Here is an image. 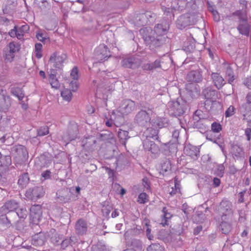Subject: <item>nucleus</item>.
Instances as JSON below:
<instances>
[{
    "instance_id": "obj_33",
    "label": "nucleus",
    "mask_w": 251,
    "mask_h": 251,
    "mask_svg": "<svg viewBox=\"0 0 251 251\" xmlns=\"http://www.w3.org/2000/svg\"><path fill=\"white\" fill-rule=\"evenodd\" d=\"M235 108L232 105H230L225 112V116L226 118L232 116L235 114Z\"/></svg>"
},
{
    "instance_id": "obj_22",
    "label": "nucleus",
    "mask_w": 251,
    "mask_h": 251,
    "mask_svg": "<svg viewBox=\"0 0 251 251\" xmlns=\"http://www.w3.org/2000/svg\"><path fill=\"white\" fill-rule=\"evenodd\" d=\"M203 95L206 99H211L213 98L217 94L216 91L213 90L210 87L205 88L202 92Z\"/></svg>"
},
{
    "instance_id": "obj_45",
    "label": "nucleus",
    "mask_w": 251,
    "mask_h": 251,
    "mask_svg": "<svg viewBox=\"0 0 251 251\" xmlns=\"http://www.w3.org/2000/svg\"><path fill=\"white\" fill-rule=\"evenodd\" d=\"M247 103L245 104H251V92L249 93L246 98Z\"/></svg>"
},
{
    "instance_id": "obj_48",
    "label": "nucleus",
    "mask_w": 251,
    "mask_h": 251,
    "mask_svg": "<svg viewBox=\"0 0 251 251\" xmlns=\"http://www.w3.org/2000/svg\"><path fill=\"white\" fill-rule=\"evenodd\" d=\"M220 180L219 178L215 177L213 179V184L215 187H218L220 184Z\"/></svg>"
},
{
    "instance_id": "obj_32",
    "label": "nucleus",
    "mask_w": 251,
    "mask_h": 251,
    "mask_svg": "<svg viewBox=\"0 0 251 251\" xmlns=\"http://www.w3.org/2000/svg\"><path fill=\"white\" fill-rule=\"evenodd\" d=\"M49 133V128L47 126L41 127L37 131V135L43 136L47 135Z\"/></svg>"
},
{
    "instance_id": "obj_53",
    "label": "nucleus",
    "mask_w": 251,
    "mask_h": 251,
    "mask_svg": "<svg viewBox=\"0 0 251 251\" xmlns=\"http://www.w3.org/2000/svg\"><path fill=\"white\" fill-rule=\"evenodd\" d=\"M39 75L43 78H46V74L45 72L43 71H40L39 72Z\"/></svg>"
},
{
    "instance_id": "obj_38",
    "label": "nucleus",
    "mask_w": 251,
    "mask_h": 251,
    "mask_svg": "<svg viewBox=\"0 0 251 251\" xmlns=\"http://www.w3.org/2000/svg\"><path fill=\"white\" fill-rule=\"evenodd\" d=\"M123 66L126 68H131L132 66V63L130 62L129 59H125L122 62Z\"/></svg>"
},
{
    "instance_id": "obj_36",
    "label": "nucleus",
    "mask_w": 251,
    "mask_h": 251,
    "mask_svg": "<svg viewBox=\"0 0 251 251\" xmlns=\"http://www.w3.org/2000/svg\"><path fill=\"white\" fill-rule=\"evenodd\" d=\"M142 183L145 190L150 189V184L149 179L147 177H144L142 179Z\"/></svg>"
},
{
    "instance_id": "obj_23",
    "label": "nucleus",
    "mask_w": 251,
    "mask_h": 251,
    "mask_svg": "<svg viewBox=\"0 0 251 251\" xmlns=\"http://www.w3.org/2000/svg\"><path fill=\"white\" fill-rule=\"evenodd\" d=\"M29 27L28 25H25L17 28L18 36L17 38L21 39L24 35L29 30Z\"/></svg>"
},
{
    "instance_id": "obj_17",
    "label": "nucleus",
    "mask_w": 251,
    "mask_h": 251,
    "mask_svg": "<svg viewBox=\"0 0 251 251\" xmlns=\"http://www.w3.org/2000/svg\"><path fill=\"white\" fill-rule=\"evenodd\" d=\"M162 212L163 214L162 216V222L161 223V225L163 226H165L168 225V220L171 219L172 217V215L168 212V210L166 207H164L163 208Z\"/></svg>"
},
{
    "instance_id": "obj_21",
    "label": "nucleus",
    "mask_w": 251,
    "mask_h": 251,
    "mask_svg": "<svg viewBox=\"0 0 251 251\" xmlns=\"http://www.w3.org/2000/svg\"><path fill=\"white\" fill-rule=\"evenodd\" d=\"M244 111L243 112V120L248 122L251 121V104H244Z\"/></svg>"
},
{
    "instance_id": "obj_3",
    "label": "nucleus",
    "mask_w": 251,
    "mask_h": 251,
    "mask_svg": "<svg viewBox=\"0 0 251 251\" xmlns=\"http://www.w3.org/2000/svg\"><path fill=\"white\" fill-rule=\"evenodd\" d=\"M30 223L38 225L42 219V207L40 205H34L30 209Z\"/></svg>"
},
{
    "instance_id": "obj_55",
    "label": "nucleus",
    "mask_w": 251,
    "mask_h": 251,
    "mask_svg": "<svg viewBox=\"0 0 251 251\" xmlns=\"http://www.w3.org/2000/svg\"><path fill=\"white\" fill-rule=\"evenodd\" d=\"M126 191L125 189L124 188H122L121 190L120 194L122 196H123L126 193Z\"/></svg>"
},
{
    "instance_id": "obj_50",
    "label": "nucleus",
    "mask_w": 251,
    "mask_h": 251,
    "mask_svg": "<svg viewBox=\"0 0 251 251\" xmlns=\"http://www.w3.org/2000/svg\"><path fill=\"white\" fill-rule=\"evenodd\" d=\"M119 215V212L117 210H115L111 214L112 218H115Z\"/></svg>"
},
{
    "instance_id": "obj_58",
    "label": "nucleus",
    "mask_w": 251,
    "mask_h": 251,
    "mask_svg": "<svg viewBox=\"0 0 251 251\" xmlns=\"http://www.w3.org/2000/svg\"><path fill=\"white\" fill-rule=\"evenodd\" d=\"M123 251H135L133 249H126V250H125Z\"/></svg>"
},
{
    "instance_id": "obj_19",
    "label": "nucleus",
    "mask_w": 251,
    "mask_h": 251,
    "mask_svg": "<svg viewBox=\"0 0 251 251\" xmlns=\"http://www.w3.org/2000/svg\"><path fill=\"white\" fill-rule=\"evenodd\" d=\"M29 180L28 174L25 173L20 176L18 184L22 188H23L28 184Z\"/></svg>"
},
{
    "instance_id": "obj_1",
    "label": "nucleus",
    "mask_w": 251,
    "mask_h": 251,
    "mask_svg": "<svg viewBox=\"0 0 251 251\" xmlns=\"http://www.w3.org/2000/svg\"><path fill=\"white\" fill-rule=\"evenodd\" d=\"M232 14L233 15L237 16L240 20V23L237 27L239 32L243 35L248 36L249 35L251 26L247 21L246 11L237 10Z\"/></svg>"
},
{
    "instance_id": "obj_57",
    "label": "nucleus",
    "mask_w": 251,
    "mask_h": 251,
    "mask_svg": "<svg viewBox=\"0 0 251 251\" xmlns=\"http://www.w3.org/2000/svg\"><path fill=\"white\" fill-rule=\"evenodd\" d=\"M247 233H247V232L246 231L244 230V231L242 232V236H243L244 235H246H246H247Z\"/></svg>"
},
{
    "instance_id": "obj_62",
    "label": "nucleus",
    "mask_w": 251,
    "mask_h": 251,
    "mask_svg": "<svg viewBox=\"0 0 251 251\" xmlns=\"http://www.w3.org/2000/svg\"><path fill=\"white\" fill-rule=\"evenodd\" d=\"M147 233H150L151 232V229H150L149 228H148L147 229Z\"/></svg>"
},
{
    "instance_id": "obj_27",
    "label": "nucleus",
    "mask_w": 251,
    "mask_h": 251,
    "mask_svg": "<svg viewBox=\"0 0 251 251\" xmlns=\"http://www.w3.org/2000/svg\"><path fill=\"white\" fill-rule=\"evenodd\" d=\"M149 201V196L146 193H141L139 194L137 202L140 204H144Z\"/></svg>"
},
{
    "instance_id": "obj_7",
    "label": "nucleus",
    "mask_w": 251,
    "mask_h": 251,
    "mask_svg": "<svg viewBox=\"0 0 251 251\" xmlns=\"http://www.w3.org/2000/svg\"><path fill=\"white\" fill-rule=\"evenodd\" d=\"M187 80L191 83H199L202 80V75L199 71H192L188 74Z\"/></svg>"
},
{
    "instance_id": "obj_52",
    "label": "nucleus",
    "mask_w": 251,
    "mask_h": 251,
    "mask_svg": "<svg viewBox=\"0 0 251 251\" xmlns=\"http://www.w3.org/2000/svg\"><path fill=\"white\" fill-rule=\"evenodd\" d=\"M16 149L22 150L23 151H25V148L23 146H22V145L17 146Z\"/></svg>"
},
{
    "instance_id": "obj_56",
    "label": "nucleus",
    "mask_w": 251,
    "mask_h": 251,
    "mask_svg": "<svg viewBox=\"0 0 251 251\" xmlns=\"http://www.w3.org/2000/svg\"><path fill=\"white\" fill-rule=\"evenodd\" d=\"M76 192L77 194H79L80 191V188L78 186L76 187L75 188Z\"/></svg>"
},
{
    "instance_id": "obj_15",
    "label": "nucleus",
    "mask_w": 251,
    "mask_h": 251,
    "mask_svg": "<svg viewBox=\"0 0 251 251\" xmlns=\"http://www.w3.org/2000/svg\"><path fill=\"white\" fill-rule=\"evenodd\" d=\"M99 52L101 55L100 57L101 60H105L111 56L109 49L104 45L99 47Z\"/></svg>"
},
{
    "instance_id": "obj_8",
    "label": "nucleus",
    "mask_w": 251,
    "mask_h": 251,
    "mask_svg": "<svg viewBox=\"0 0 251 251\" xmlns=\"http://www.w3.org/2000/svg\"><path fill=\"white\" fill-rule=\"evenodd\" d=\"M211 78L214 85L218 89L222 88L226 83L225 79L219 73H212Z\"/></svg>"
},
{
    "instance_id": "obj_9",
    "label": "nucleus",
    "mask_w": 251,
    "mask_h": 251,
    "mask_svg": "<svg viewBox=\"0 0 251 251\" xmlns=\"http://www.w3.org/2000/svg\"><path fill=\"white\" fill-rule=\"evenodd\" d=\"M75 228L77 234L83 235L87 230V225L86 222L83 219H79L75 226Z\"/></svg>"
},
{
    "instance_id": "obj_59",
    "label": "nucleus",
    "mask_w": 251,
    "mask_h": 251,
    "mask_svg": "<svg viewBox=\"0 0 251 251\" xmlns=\"http://www.w3.org/2000/svg\"><path fill=\"white\" fill-rule=\"evenodd\" d=\"M84 1H85V0H77V1L78 2L81 3H83Z\"/></svg>"
},
{
    "instance_id": "obj_28",
    "label": "nucleus",
    "mask_w": 251,
    "mask_h": 251,
    "mask_svg": "<svg viewBox=\"0 0 251 251\" xmlns=\"http://www.w3.org/2000/svg\"><path fill=\"white\" fill-rule=\"evenodd\" d=\"M17 214L21 220H24L27 217V211L25 208L17 209Z\"/></svg>"
},
{
    "instance_id": "obj_44",
    "label": "nucleus",
    "mask_w": 251,
    "mask_h": 251,
    "mask_svg": "<svg viewBox=\"0 0 251 251\" xmlns=\"http://www.w3.org/2000/svg\"><path fill=\"white\" fill-rule=\"evenodd\" d=\"M16 1V0H7L6 6H5V8L3 9V10H7L8 8L7 7L8 6H11V5L14 4Z\"/></svg>"
},
{
    "instance_id": "obj_37",
    "label": "nucleus",
    "mask_w": 251,
    "mask_h": 251,
    "mask_svg": "<svg viewBox=\"0 0 251 251\" xmlns=\"http://www.w3.org/2000/svg\"><path fill=\"white\" fill-rule=\"evenodd\" d=\"M36 36L39 41H41L42 42H44L46 41V40L48 39V38H47L46 37L44 36L43 33L40 32H38V33H36Z\"/></svg>"
},
{
    "instance_id": "obj_41",
    "label": "nucleus",
    "mask_w": 251,
    "mask_h": 251,
    "mask_svg": "<svg viewBox=\"0 0 251 251\" xmlns=\"http://www.w3.org/2000/svg\"><path fill=\"white\" fill-rule=\"evenodd\" d=\"M245 132L247 137V140L250 141L251 139V128H247Z\"/></svg>"
},
{
    "instance_id": "obj_30",
    "label": "nucleus",
    "mask_w": 251,
    "mask_h": 251,
    "mask_svg": "<svg viewBox=\"0 0 251 251\" xmlns=\"http://www.w3.org/2000/svg\"><path fill=\"white\" fill-rule=\"evenodd\" d=\"M171 169V164L170 161H165L161 164V170L163 173L167 172Z\"/></svg>"
},
{
    "instance_id": "obj_49",
    "label": "nucleus",
    "mask_w": 251,
    "mask_h": 251,
    "mask_svg": "<svg viewBox=\"0 0 251 251\" xmlns=\"http://www.w3.org/2000/svg\"><path fill=\"white\" fill-rule=\"evenodd\" d=\"M177 190L178 189H177V188H175V187H172V190L170 192V194L171 195V196H173L174 195H175L177 193Z\"/></svg>"
},
{
    "instance_id": "obj_40",
    "label": "nucleus",
    "mask_w": 251,
    "mask_h": 251,
    "mask_svg": "<svg viewBox=\"0 0 251 251\" xmlns=\"http://www.w3.org/2000/svg\"><path fill=\"white\" fill-rule=\"evenodd\" d=\"M244 84L250 89H251V76L247 77L244 81Z\"/></svg>"
},
{
    "instance_id": "obj_46",
    "label": "nucleus",
    "mask_w": 251,
    "mask_h": 251,
    "mask_svg": "<svg viewBox=\"0 0 251 251\" xmlns=\"http://www.w3.org/2000/svg\"><path fill=\"white\" fill-rule=\"evenodd\" d=\"M87 111L88 114H92L95 112V109L92 106H88L87 108Z\"/></svg>"
},
{
    "instance_id": "obj_5",
    "label": "nucleus",
    "mask_w": 251,
    "mask_h": 251,
    "mask_svg": "<svg viewBox=\"0 0 251 251\" xmlns=\"http://www.w3.org/2000/svg\"><path fill=\"white\" fill-rule=\"evenodd\" d=\"M12 164L11 157L10 155H2L0 152V176L8 170L9 167Z\"/></svg>"
},
{
    "instance_id": "obj_4",
    "label": "nucleus",
    "mask_w": 251,
    "mask_h": 251,
    "mask_svg": "<svg viewBox=\"0 0 251 251\" xmlns=\"http://www.w3.org/2000/svg\"><path fill=\"white\" fill-rule=\"evenodd\" d=\"M70 76L72 80L66 82V86L70 87L73 91H76L78 88V80L79 78L78 69L77 67H74L71 70Z\"/></svg>"
},
{
    "instance_id": "obj_25",
    "label": "nucleus",
    "mask_w": 251,
    "mask_h": 251,
    "mask_svg": "<svg viewBox=\"0 0 251 251\" xmlns=\"http://www.w3.org/2000/svg\"><path fill=\"white\" fill-rule=\"evenodd\" d=\"M145 146L146 147L150 146L149 151H151L152 153H155L158 150V147L157 145L153 141H148L145 143Z\"/></svg>"
},
{
    "instance_id": "obj_34",
    "label": "nucleus",
    "mask_w": 251,
    "mask_h": 251,
    "mask_svg": "<svg viewBox=\"0 0 251 251\" xmlns=\"http://www.w3.org/2000/svg\"><path fill=\"white\" fill-rule=\"evenodd\" d=\"M242 151V149L238 146H234L232 148V153L235 156H239Z\"/></svg>"
},
{
    "instance_id": "obj_39",
    "label": "nucleus",
    "mask_w": 251,
    "mask_h": 251,
    "mask_svg": "<svg viewBox=\"0 0 251 251\" xmlns=\"http://www.w3.org/2000/svg\"><path fill=\"white\" fill-rule=\"evenodd\" d=\"M9 34L11 37H15L18 36V32H17V26H15L14 28L11 29L9 32Z\"/></svg>"
},
{
    "instance_id": "obj_14",
    "label": "nucleus",
    "mask_w": 251,
    "mask_h": 251,
    "mask_svg": "<svg viewBox=\"0 0 251 251\" xmlns=\"http://www.w3.org/2000/svg\"><path fill=\"white\" fill-rule=\"evenodd\" d=\"M225 76L229 84H232L235 79L233 70L230 65H228L226 69Z\"/></svg>"
},
{
    "instance_id": "obj_47",
    "label": "nucleus",
    "mask_w": 251,
    "mask_h": 251,
    "mask_svg": "<svg viewBox=\"0 0 251 251\" xmlns=\"http://www.w3.org/2000/svg\"><path fill=\"white\" fill-rule=\"evenodd\" d=\"M180 182L178 181V178L176 176L175 177V187L178 190H180Z\"/></svg>"
},
{
    "instance_id": "obj_60",
    "label": "nucleus",
    "mask_w": 251,
    "mask_h": 251,
    "mask_svg": "<svg viewBox=\"0 0 251 251\" xmlns=\"http://www.w3.org/2000/svg\"><path fill=\"white\" fill-rule=\"evenodd\" d=\"M249 163L250 165L251 166V156L249 158Z\"/></svg>"
},
{
    "instance_id": "obj_64",
    "label": "nucleus",
    "mask_w": 251,
    "mask_h": 251,
    "mask_svg": "<svg viewBox=\"0 0 251 251\" xmlns=\"http://www.w3.org/2000/svg\"><path fill=\"white\" fill-rule=\"evenodd\" d=\"M23 97H20V96H18V98L20 100H22L23 99Z\"/></svg>"
},
{
    "instance_id": "obj_35",
    "label": "nucleus",
    "mask_w": 251,
    "mask_h": 251,
    "mask_svg": "<svg viewBox=\"0 0 251 251\" xmlns=\"http://www.w3.org/2000/svg\"><path fill=\"white\" fill-rule=\"evenodd\" d=\"M128 132L125 130H120L118 132V137L121 139H126L128 136Z\"/></svg>"
},
{
    "instance_id": "obj_13",
    "label": "nucleus",
    "mask_w": 251,
    "mask_h": 251,
    "mask_svg": "<svg viewBox=\"0 0 251 251\" xmlns=\"http://www.w3.org/2000/svg\"><path fill=\"white\" fill-rule=\"evenodd\" d=\"M64 90L61 92V95L64 100L68 101H70L72 98V88L66 86V82L64 83Z\"/></svg>"
},
{
    "instance_id": "obj_11",
    "label": "nucleus",
    "mask_w": 251,
    "mask_h": 251,
    "mask_svg": "<svg viewBox=\"0 0 251 251\" xmlns=\"http://www.w3.org/2000/svg\"><path fill=\"white\" fill-rule=\"evenodd\" d=\"M18 203L14 201H7L1 207L2 211L8 213L17 209Z\"/></svg>"
},
{
    "instance_id": "obj_61",
    "label": "nucleus",
    "mask_w": 251,
    "mask_h": 251,
    "mask_svg": "<svg viewBox=\"0 0 251 251\" xmlns=\"http://www.w3.org/2000/svg\"><path fill=\"white\" fill-rule=\"evenodd\" d=\"M196 251H208L206 249H202V250H197Z\"/></svg>"
},
{
    "instance_id": "obj_51",
    "label": "nucleus",
    "mask_w": 251,
    "mask_h": 251,
    "mask_svg": "<svg viewBox=\"0 0 251 251\" xmlns=\"http://www.w3.org/2000/svg\"><path fill=\"white\" fill-rule=\"evenodd\" d=\"M240 198L239 199L238 201L239 203H242L244 201V194L243 193L241 192L240 193Z\"/></svg>"
},
{
    "instance_id": "obj_24",
    "label": "nucleus",
    "mask_w": 251,
    "mask_h": 251,
    "mask_svg": "<svg viewBox=\"0 0 251 251\" xmlns=\"http://www.w3.org/2000/svg\"><path fill=\"white\" fill-rule=\"evenodd\" d=\"M42 45L36 43L35 45L34 53L36 57L39 59L42 57Z\"/></svg>"
},
{
    "instance_id": "obj_2",
    "label": "nucleus",
    "mask_w": 251,
    "mask_h": 251,
    "mask_svg": "<svg viewBox=\"0 0 251 251\" xmlns=\"http://www.w3.org/2000/svg\"><path fill=\"white\" fill-rule=\"evenodd\" d=\"M67 58L66 54L55 51L50 55L49 62L56 69H61Z\"/></svg>"
},
{
    "instance_id": "obj_43",
    "label": "nucleus",
    "mask_w": 251,
    "mask_h": 251,
    "mask_svg": "<svg viewBox=\"0 0 251 251\" xmlns=\"http://www.w3.org/2000/svg\"><path fill=\"white\" fill-rule=\"evenodd\" d=\"M50 172L49 170H46L42 174V177L45 179H49L50 177Z\"/></svg>"
},
{
    "instance_id": "obj_16",
    "label": "nucleus",
    "mask_w": 251,
    "mask_h": 251,
    "mask_svg": "<svg viewBox=\"0 0 251 251\" xmlns=\"http://www.w3.org/2000/svg\"><path fill=\"white\" fill-rule=\"evenodd\" d=\"M221 205L222 206L221 210L222 213V217L226 216L232 213L230 203L226 202H222Z\"/></svg>"
},
{
    "instance_id": "obj_29",
    "label": "nucleus",
    "mask_w": 251,
    "mask_h": 251,
    "mask_svg": "<svg viewBox=\"0 0 251 251\" xmlns=\"http://www.w3.org/2000/svg\"><path fill=\"white\" fill-rule=\"evenodd\" d=\"M221 230L223 233L227 234L231 229V225L225 222H223L221 224Z\"/></svg>"
},
{
    "instance_id": "obj_18",
    "label": "nucleus",
    "mask_w": 251,
    "mask_h": 251,
    "mask_svg": "<svg viewBox=\"0 0 251 251\" xmlns=\"http://www.w3.org/2000/svg\"><path fill=\"white\" fill-rule=\"evenodd\" d=\"M167 30L166 26L164 27L162 24H157L154 28V32L156 34V38H158L164 34Z\"/></svg>"
},
{
    "instance_id": "obj_42",
    "label": "nucleus",
    "mask_w": 251,
    "mask_h": 251,
    "mask_svg": "<svg viewBox=\"0 0 251 251\" xmlns=\"http://www.w3.org/2000/svg\"><path fill=\"white\" fill-rule=\"evenodd\" d=\"M212 14L214 16V19L215 21H219L220 19V16L219 13L216 10L212 11Z\"/></svg>"
},
{
    "instance_id": "obj_12",
    "label": "nucleus",
    "mask_w": 251,
    "mask_h": 251,
    "mask_svg": "<svg viewBox=\"0 0 251 251\" xmlns=\"http://www.w3.org/2000/svg\"><path fill=\"white\" fill-rule=\"evenodd\" d=\"M161 63L160 60L157 59L152 63L144 64L142 67L145 71H152L157 68H160Z\"/></svg>"
},
{
    "instance_id": "obj_6",
    "label": "nucleus",
    "mask_w": 251,
    "mask_h": 251,
    "mask_svg": "<svg viewBox=\"0 0 251 251\" xmlns=\"http://www.w3.org/2000/svg\"><path fill=\"white\" fill-rule=\"evenodd\" d=\"M8 48L9 51L5 54V59L7 61L11 62L14 57V53L19 50L20 45L18 43L12 42L8 44Z\"/></svg>"
},
{
    "instance_id": "obj_54",
    "label": "nucleus",
    "mask_w": 251,
    "mask_h": 251,
    "mask_svg": "<svg viewBox=\"0 0 251 251\" xmlns=\"http://www.w3.org/2000/svg\"><path fill=\"white\" fill-rule=\"evenodd\" d=\"M106 125L108 126V127H111L113 125V123L112 121H106V123H105Z\"/></svg>"
},
{
    "instance_id": "obj_63",
    "label": "nucleus",
    "mask_w": 251,
    "mask_h": 251,
    "mask_svg": "<svg viewBox=\"0 0 251 251\" xmlns=\"http://www.w3.org/2000/svg\"><path fill=\"white\" fill-rule=\"evenodd\" d=\"M145 31V29H141V30H140V32L141 33H143Z\"/></svg>"
},
{
    "instance_id": "obj_26",
    "label": "nucleus",
    "mask_w": 251,
    "mask_h": 251,
    "mask_svg": "<svg viewBox=\"0 0 251 251\" xmlns=\"http://www.w3.org/2000/svg\"><path fill=\"white\" fill-rule=\"evenodd\" d=\"M147 251H164V248L159 244L154 243L148 248Z\"/></svg>"
},
{
    "instance_id": "obj_20",
    "label": "nucleus",
    "mask_w": 251,
    "mask_h": 251,
    "mask_svg": "<svg viewBox=\"0 0 251 251\" xmlns=\"http://www.w3.org/2000/svg\"><path fill=\"white\" fill-rule=\"evenodd\" d=\"M49 81L52 88L58 89L60 88V84L55 75L50 74L49 75Z\"/></svg>"
},
{
    "instance_id": "obj_31",
    "label": "nucleus",
    "mask_w": 251,
    "mask_h": 251,
    "mask_svg": "<svg viewBox=\"0 0 251 251\" xmlns=\"http://www.w3.org/2000/svg\"><path fill=\"white\" fill-rule=\"evenodd\" d=\"M222 129L221 125L217 122H214L211 125V130L215 133H219Z\"/></svg>"
},
{
    "instance_id": "obj_10",
    "label": "nucleus",
    "mask_w": 251,
    "mask_h": 251,
    "mask_svg": "<svg viewBox=\"0 0 251 251\" xmlns=\"http://www.w3.org/2000/svg\"><path fill=\"white\" fill-rule=\"evenodd\" d=\"M45 240V235L42 233H39L32 236V244L35 246H41L44 244Z\"/></svg>"
}]
</instances>
